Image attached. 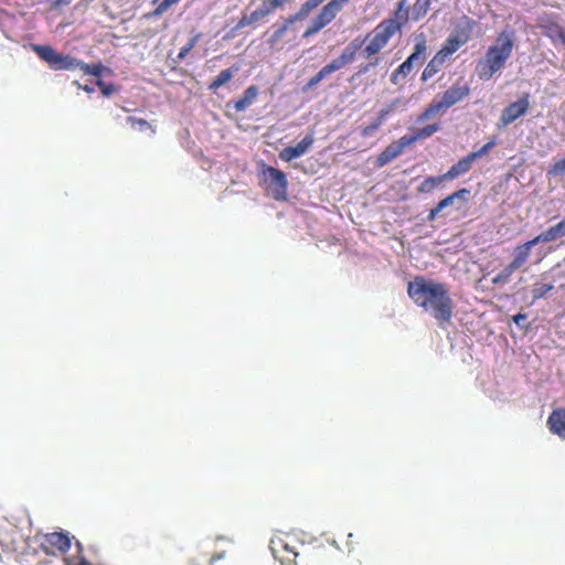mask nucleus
Returning <instances> with one entry per match:
<instances>
[{"label":"nucleus","instance_id":"nucleus-4","mask_svg":"<svg viewBox=\"0 0 565 565\" xmlns=\"http://www.w3.org/2000/svg\"><path fill=\"white\" fill-rule=\"evenodd\" d=\"M470 94V87L467 83H455L446 89L438 100H433L425 110L418 116L417 121L423 122L436 116L439 111L448 109L457 103L463 100Z\"/></svg>","mask_w":565,"mask_h":565},{"label":"nucleus","instance_id":"nucleus-5","mask_svg":"<svg viewBox=\"0 0 565 565\" xmlns=\"http://www.w3.org/2000/svg\"><path fill=\"white\" fill-rule=\"evenodd\" d=\"M260 174V184L265 192L275 201H286L288 191V179L286 173L277 168L263 163Z\"/></svg>","mask_w":565,"mask_h":565},{"label":"nucleus","instance_id":"nucleus-11","mask_svg":"<svg viewBox=\"0 0 565 565\" xmlns=\"http://www.w3.org/2000/svg\"><path fill=\"white\" fill-rule=\"evenodd\" d=\"M350 47L348 46L344 52L332 60L330 63L324 65L315 76H312L305 86V90L312 88L318 83H320L323 78H326L331 73L341 70L344 65H347L351 57L353 56V52H349Z\"/></svg>","mask_w":565,"mask_h":565},{"label":"nucleus","instance_id":"nucleus-12","mask_svg":"<svg viewBox=\"0 0 565 565\" xmlns=\"http://www.w3.org/2000/svg\"><path fill=\"white\" fill-rule=\"evenodd\" d=\"M530 107V94L524 93L516 102L510 103L503 108L500 116L502 126H508L524 116Z\"/></svg>","mask_w":565,"mask_h":565},{"label":"nucleus","instance_id":"nucleus-32","mask_svg":"<svg viewBox=\"0 0 565 565\" xmlns=\"http://www.w3.org/2000/svg\"><path fill=\"white\" fill-rule=\"evenodd\" d=\"M324 0H307L301 4L299 10L294 13V20H303L308 14L319 7Z\"/></svg>","mask_w":565,"mask_h":565},{"label":"nucleus","instance_id":"nucleus-42","mask_svg":"<svg viewBox=\"0 0 565 565\" xmlns=\"http://www.w3.org/2000/svg\"><path fill=\"white\" fill-rule=\"evenodd\" d=\"M65 565H92L84 555L64 557Z\"/></svg>","mask_w":565,"mask_h":565},{"label":"nucleus","instance_id":"nucleus-28","mask_svg":"<svg viewBox=\"0 0 565 565\" xmlns=\"http://www.w3.org/2000/svg\"><path fill=\"white\" fill-rule=\"evenodd\" d=\"M519 270L514 265L509 263L505 267H503L493 278L492 284L494 286H504L510 282L511 276Z\"/></svg>","mask_w":565,"mask_h":565},{"label":"nucleus","instance_id":"nucleus-47","mask_svg":"<svg viewBox=\"0 0 565 565\" xmlns=\"http://www.w3.org/2000/svg\"><path fill=\"white\" fill-rule=\"evenodd\" d=\"M527 316L525 313H518L515 316H513V321L516 323V324H520L522 321L526 320Z\"/></svg>","mask_w":565,"mask_h":565},{"label":"nucleus","instance_id":"nucleus-37","mask_svg":"<svg viewBox=\"0 0 565 565\" xmlns=\"http://www.w3.org/2000/svg\"><path fill=\"white\" fill-rule=\"evenodd\" d=\"M200 39H201V34L200 33L193 35L188 41V43L180 49L179 54H178V58L179 60L185 58L189 55V53L194 49V46L198 44Z\"/></svg>","mask_w":565,"mask_h":565},{"label":"nucleus","instance_id":"nucleus-38","mask_svg":"<svg viewBox=\"0 0 565 565\" xmlns=\"http://www.w3.org/2000/svg\"><path fill=\"white\" fill-rule=\"evenodd\" d=\"M127 121L130 124V126L134 129L137 128V129H139L141 131H143L146 129H150L152 134L156 132V130L151 127V125L146 119L137 118V117H134V116H129L127 118Z\"/></svg>","mask_w":565,"mask_h":565},{"label":"nucleus","instance_id":"nucleus-21","mask_svg":"<svg viewBox=\"0 0 565 565\" xmlns=\"http://www.w3.org/2000/svg\"><path fill=\"white\" fill-rule=\"evenodd\" d=\"M259 94V88L256 85L248 86L241 98L234 102L233 107L236 111H244L254 104Z\"/></svg>","mask_w":565,"mask_h":565},{"label":"nucleus","instance_id":"nucleus-18","mask_svg":"<svg viewBox=\"0 0 565 565\" xmlns=\"http://www.w3.org/2000/svg\"><path fill=\"white\" fill-rule=\"evenodd\" d=\"M541 243H543V241L539 235H536L532 239L515 246L514 257L510 263L520 269L527 262L531 255V249Z\"/></svg>","mask_w":565,"mask_h":565},{"label":"nucleus","instance_id":"nucleus-13","mask_svg":"<svg viewBox=\"0 0 565 565\" xmlns=\"http://www.w3.org/2000/svg\"><path fill=\"white\" fill-rule=\"evenodd\" d=\"M475 21L467 18V31H461L456 34H450L438 53H441L446 58H450V56L456 53L463 44L469 41V31L472 29Z\"/></svg>","mask_w":565,"mask_h":565},{"label":"nucleus","instance_id":"nucleus-41","mask_svg":"<svg viewBox=\"0 0 565 565\" xmlns=\"http://www.w3.org/2000/svg\"><path fill=\"white\" fill-rule=\"evenodd\" d=\"M494 146H495V141L492 139L489 142H487L486 145H483L479 150L472 151L469 154L476 161L477 159L487 154Z\"/></svg>","mask_w":565,"mask_h":565},{"label":"nucleus","instance_id":"nucleus-7","mask_svg":"<svg viewBox=\"0 0 565 565\" xmlns=\"http://www.w3.org/2000/svg\"><path fill=\"white\" fill-rule=\"evenodd\" d=\"M33 52L54 71H75L78 67V60L57 53L51 45L33 44Z\"/></svg>","mask_w":565,"mask_h":565},{"label":"nucleus","instance_id":"nucleus-10","mask_svg":"<svg viewBox=\"0 0 565 565\" xmlns=\"http://www.w3.org/2000/svg\"><path fill=\"white\" fill-rule=\"evenodd\" d=\"M348 0H331L319 12L317 17L311 20L310 25L303 32L302 38H309L318 33L326 25H328L340 12L342 6Z\"/></svg>","mask_w":565,"mask_h":565},{"label":"nucleus","instance_id":"nucleus-43","mask_svg":"<svg viewBox=\"0 0 565 565\" xmlns=\"http://www.w3.org/2000/svg\"><path fill=\"white\" fill-rule=\"evenodd\" d=\"M296 21L297 20H294V14H291L288 18H286L285 21L282 22V24L280 26H278L274 32L282 38L284 34L286 33V31L288 30V28Z\"/></svg>","mask_w":565,"mask_h":565},{"label":"nucleus","instance_id":"nucleus-31","mask_svg":"<svg viewBox=\"0 0 565 565\" xmlns=\"http://www.w3.org/2000/svg\"><path fill=\"white\" fill-rule=\"evenodd\" d=\"M324 0H307L301 4L299 10L294 13V20H303L308 14L319 7Z\"/></svg>","mask_w":565,"mask_h":565},{"label":"nucleus","instance_id":"nucleus-29","mask_svg":"<svg viewBox=\"0 0 565 565\" xmlns=\"http://www.w3.org/2000/svg\"><path fill=\"white\" fill-rule=\"evenodd\" d=\"M431 6V0H416L412 7V20L419 21L423 19L429 11Z\"/></svg>","mask_w":565,"mask_h":565},{"label":"nucleus","instance_id":"nucleus-16","mask_svg":"<svg viewBox=\"0 0 565 565\" xmlns=\"http://www.w3.org/2000/svg\"><path fill=\"white\" fill-rule=\"evenodd\" d=\"M409 143L406 140V137L403 136L398 140L391 142L385 149L376 157L374 166L376 168H382L385 164L390 163L394 159H396L399 154L403 153L406 147Z\"/></svg>","mask_w":565,"mask_h":565},{"label":"nucleus","instance_id":"nucleus-50","mask_svg":"<svg viewBox=\"0 0 565 565\" xmlns=\"http://www.w3.org/2000/svg\"><path fill=\"white\" fill-rule=\"evenodd\" d=\"M74 85L77 86L78 88H82V85L77 81L74 82Z\"/></svg>","mask_w":565,"mask_h":565},{"label":"nucleus","instance_id":"nucleus-27","mask_svg":"<svg viewBox=\"0 0 565 565\" xmlns=\"http://www.w3.org/2000/svg\"><path fill=\"white\" fill-rule=\"evenodd\" d=\"M440 129V125L438 122H434L431 125H428L424 128H420L418 129L415 134L413 135H405L406 137V140L407 142L411 145H413L414 142H416L417 140H420V139H426L430 136H433L435 132H437L438 130Z\"/></svg>","mask_w":565,"mask_h":565},{"label":"nucleus","instance_id":"nucleus-25","mask_svg":"<svg viewBox=\"0 0 565 565\" xmlns=\"http://www.w3.org/2000/svg\"><path fill=\"white\" fill-rule=\"evenodd\" d=\"M239 67L237 65H234L232 67H228L226 70H223L207 86L209 90L216 92L221 86L228 83L237 73Z\"/></svg>","mask_w":565,"mask_h":565},{"label":"nucleus","instance_id":"nucleus-52","mask_svg":"<svg viewBox=\"0 0 565 565\" xmlns=\"http://www.w3.org/2000/svg\"><path fill=\"white\" fill-rule=\"evenodd\" d=\"M563 262L565 263V255H564Z\"/></svg>","mask_w":565,"mask_h":565},{"label":"nucleus","instance_id":"nucleus-22","mask_svg":"<svg viewBox=\"0 0 565 565\" xmlns=\"http://www.w3.org/2000/svg\"><path fill=\"white\" fill-rule=\"evenodd\" d=\"M448 61L449 60L443 56L441 53L437 52L424 68L420 79L426 82L435 76Z\"/></svg>","mask_w":565,"mask_h":565},{"label":"nucleus","instance_id":"nucleus-1","mask_svg":"<svg viewBox=\"0 0 565 565\" xmlns=\"http://www.w3.org/2000/svg\"><path fill=\"white\" fill-rule=\"evenodd\" d=\"M407 295L414 303L430 313L445 328L454 315V301L446 284L416 276L407 285Z\"/></svg>","mask_w":565,"mask_h":565},{"label":"nucleus","instance_id":"nucleus-6","mask_svg":"<svg viewBox=\"0 0 565 565\" xmlns=\"http://www.w3.org/2000/svg\"><path fill=\"white\" fill-rule=\"evenodd\" d=\"M427 40L424 33L416 35L413 53L392 73L391 82L397 84L405 78L415 65H423L426 60Z\"/></svg>","mask_w":565,"mask_h":565},{"label":"nucleus","instance_id":"nucleus-20","mask_svg":"<svg viewBox=\"0 0 565 565\" xmlns=\"http://www.w3.org/2000/svg\"><path fill=\"white\" fill-rule=\"evenodd\" d=\"M547 426L552 434L565 439V408L554 409L547 418Z\"/></svg>","mask_w":565,"mask_h":565},{"label":"nucleus","instance_id":"nucleus-44","mask_svg":"<svg viewBox=\"0 0 565 565\" xmlns=\"http://www.w3.org/2000/svg\"><path fill=\"white\" fill-rule=\"evenodd\" d=\"M96 85L102 89L103 95L109 96L114 93V86L106 84L103 79H97Z\"/></svg>","mask_w":565,"mask_h":565},{"label":"nucleus","instance_id":"nucleus-35","mask_svg":"<svg viewBox=\"0 0 565 565\" xmlns=\"http://www.w3.org/2000/svg\"><path fill=\"white\" fill-rule=\"evenodd\" d=\"M391 113V109L387 108V109H382L377 116V118L375 119V121L373 124H371L370 126L365 127L363 130H362V135L363 136H367V135H371L373 131H375L376 129H379V127L385 121L387 115Z\"/></svg>","mask_w":565,"mask_h":565},{"label":"nucleus","instance_id":"nucleus-26","mask_svg":"<svg viewBox=\"0 0 565 565\" xmlns=\"http://www.w3.org/2000/svg\"><path fill=\"white\" fill-rule=\"evenodd\" d=\"M543 243L552 242L565 236V216L555 225L539 234Z\"/></svg>","mask_w":565,"mask_h":565},{"label":"nucleus","instance_id":"nucleus-46","mask_svg":"<svg viewBox=\"0 0 565 565\" xmlns=\"http://www.w3.org/2000/svg\"><path fill=\"white\" fill-rule=\"evenodd\" d=\"M280 40H281V36L274 32V33L270 35V38L268 39V41H267V42H268V44H269L270 46H274V45H276Z\"/></svg>","mask_w":565,"mask_h":565},{"label":"nucleus","instance_id":"nucleus-17","mask_svg":"<svg viewBox=\"0 0 565 565\" xmlns=\"http://www.w3.org/2000/svg\"><path fill=\"white\" fill-rule=\"evenodd\" d=\"M275 11L273 8L267 4L265 0H263L262 4L254 11H252L249 14H243L237 24L236 29H243L248 25H254L258 23L259 21L265 20L268 15L273 14Z\"/></svg>","mask_w":565,"mask_h":565},{"label":"nucleus","instance_id":"nucleus-45","mask_svg":"<svg viewBox=\"0 0 565 565\" xmlns=\"http://www.w3.org/2000/svg\"><path fill=\"white\" fill-rule=\"evenodd\" d=\"M377 61H379V58L376 57L374 60V62H370V63H367L365 65H359V70H358V72H355V75H360L362 73H366L370 68H375V66L377 65Z\"/></svg>","mask_w":565,"mask_h":565},{"label":"nucleus","instance_id":"nucleus-23","mask_svg":"<svg viewBox=\"0 0 565 565\" xmlns=\"http://www.w3.org/2000/svg\"><path fill=\"white\" fill-rule=\"evenodd\" d=\"M473 161L475 160L470 154L461 158L457 163L451 166L446 173H444L446 180H454L459 175L467 173L471 169Z\"/></svg>","mask_w":565,"mask_h":565},{"label":"nucleus","instance_id":"nucleus-34","mask_svg":"<svg viewBox=\"0 0 565 565\" xmlns=\"http://www.w3.org/2000/svg\"><path fill=\"white\" fill-rule=\"evenodd\" d=\"M77 70L82 71L84 74H90L99 77L104 71V65L102 63L87 64L78 60Z\"/></svg>","mask_w":565,"mask_h":565},{"label":"nucleus","instance_id":"nucleus-33","mask_svg":"<svg viewBox=\"0 0 565 565\" xmlns=\"http://www.w3.org/2000/svg\"><path fill=\"white\" fill-rule=\"evenodd\" d=\"M324 0H307L301 4L299 10L294 13V20H303L308 14L319 7Z\"/></svg>","mask_w":565,"mask_h":565},{"label":"nucleus","instance_id":"nucleus-19","mask_svg":"<svg viewBox=\"0 0 565 565\" xmlns=\"http://www.w3.org/2000/svg\"><path fill=\"white\" fill-rule=\"evenodd\" d=\"M469 190L466 188L459 189L454 193L447 195L445 199L440 200L435 207H433L428 215L427 221L433 222L436 220L437 215L447 206L451 205L456 199H463L467 194H469Z\"/></svg>","mask_w":565,"mask_h":565},{"label":"nucleus","instance_id":"nucleus-51","mask_svg":"<svg viewBox=\"0 0 565 565\" xmlns=\"http://www.w3.org/2000/svg\"><path fill=\"white\" fill-rule=\"evenodd\" d=\"M157 2H158V0H153V3H157Z\"/></svg>","mask_w":565,"mask_h":565},{"label":"nucleus","instance_id":"nucleus-40","mask_svg":"<svg viewBox=\"0 0 565 565\" xmlns=\"http://www.w3.org/2000/svg\"><path fill=\"white\" fill-rule=\"evenodd\" d=\"M548 175H553V177H563L565 175V157L556 162H554L550 170H548Z\"/></svg>","mask_w":565,"mask_h":565},{"label":"nucleus","instance_id":"nucleus-49","mask_svg":"<svg viewBox=\"0 0 565 565\" xmlns=\"http://www.w3.org/2000/svg\"><path fill=\"white\" fill-rule=\"evenodd\" d=\"M82 89H84L87 93H92L94 90V88L88 85L82 86Z\"/></svg>","mask_w":565,"mask_h":565},{"label":"nucleus","instance_id":"nucleus-2","mask_svg":"<svg viewBox=\"0 0 565 565\" xmlns=\"http://www.w3.org/2000/svg\"><path fill=\"white\" fill-rule=\"evenodd\" d=\"M500 45H491L486 52L483 58L479 60L476 66V73L481 81H489L498 71H500L513 51L512 36L501 32L497 38Z\"/></svg>","mask_w":565,"mask_h":565},{"label":"nucleus","instance_id":"nucleus-15","mask_svg":"<svg viewBox=\"0 0 565 565\" xmlns=\"http://www.w3.org/2000/svg\"><path fill=\"white\" fill-rule=\"evenodd\" d=\"M315 142L313 134L306 135L296 146L285 147L279 151V159L284 162H291L292 160L302 157Z\"/></svg>","mask_w":565,"mask_h":565},{"label":"nucleus","instance_id":"nucleus-30","mask_svg":"<svg viewBox=\"0 0 565 565\" xmlns=\"http://www.w3.org/2000/svg\"><path fill=\"white\" fill-rule=\"evenodd\" d=\"M444 181H446L444 174L437 177H428L418 185L417 191L419 193H430Z\"/></svg>","mask_w":565,"mask_h":565},{"label":"nucleus","instance_id":"nucleus-24","mask_svg":"<svg viewBox=\"0 0 565 565\" xmlns=\"http://www.w3.org/2000/svg\"><path fill=\"white\" fill-rule=\"evenodd\" d=\"M409 19V10L406 7V0H401L397 3L396 10L394 11V18L386 19L383 22H393L394 25H397V32L402 29L403 25L407 23Z\"/></svg>","mask_w":565,"mask_h":565},{"label":"nucleus","instance_id":"nucleus-39","mask_svg":"<svg viewBox=\"0 0 565 565\" xmlns=\"http://www.w3.org/2000/svg\"><path fill=\"white\" fill-rule=\"evenodd\" d=\"M554 286L552 284H535L533 288V298L534 300L543 298L547 292L553 290Z\"/></svg>","mask_w":565,"mask_h":565},{"label":"nucleus","instance_id":"nucleus-48","mask_svg":"<svg viewBox=\"0 0 565 565\" xmlns=\"http://www.w3.org/2000/svg\"><path fill=\"white\" fill-rule=\"evenodd\" d=\"M75 545H76V548H77V554L76 555H84L83 544L79 541H76Z\"/></svg>","mask_w":565,"mask_h":565},{"label":"nucleus","instance_id":"nucleus-3","mask_svg":"<svg viewBox=\"0 0 565 565\" xmlns=\"http://www.w3.org/2000/svg\"><path fill=\"white\" fill-rule=\"evenodd\" d=\"M270 551L282 565H310L312 548L294 536L277 535L270 540Z\"/></svg>","mask_w":565,"mask_h":565},{"label":"nucleus","instance_id":"nucleus-36","mask_svg":"<svg viewBox=\"0 0 565 565\" xmlns=\"http://www.w3.org/2000/svg\"><path fill=\"white\" fill-rule=\"evenodd\" d=\"M180 0H162L159 2L157 8L147 13L146 18H153V17H160L162 13H164L169 8H171L173 4L178 3Z\"/></svg>","mask_w":565,"mask_h":565},{"label":"nucleus","instance_id":"nucleus-8","mask_svg":"<svg viewBox=\"0 0 565 565\" xmlns=\"http://www.w3.org/2000/svg\"><path fill=\"white\" fill-rule=\"evenodd\" d=\"M397 32V25L393 22H381L372 33L367 35V42L363 49L365 57L377 54L386 46L390 39Z\"/></svg>","mask_w":565,"mask_h":565},{"label":"nucleus","instance_id":"nucleus-9","mask_svg":"<svg viewBox=\"0 0 565 565\" xmlns=\"http://www.w3.org/2000/svg\"><path fill=\"white\" fill-rule=\"evenodd\" d=\"M39 547L49 556L64 555L71 548L72 540L67 532H50L38 535Z\"/></svg>","mask_w":565,"mask_h":565},{"label":"nucleus","instance_id":"nucleus-14","mask_svg":"<svg viewBox=\"0 0 565 565\" xmlns=\"http://www.w3.org/2000/svg\"><path fill=\"white\" fill-rule=\"evenodd\" d=\"M537 26L553 43L559 42L565 45V29L552 15L541 17Z\"/></svg>","mask_w":565,"mask_h":565}]
</instances>
